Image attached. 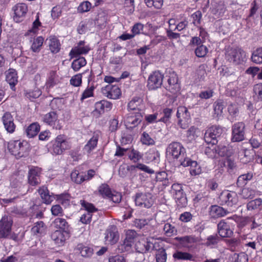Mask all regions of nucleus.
<instances>
[{
	"label": "nucleus",
	"mask_w": 262,
	"mask_h": 262,
	"mask_svg": "<svg viewBox=\"0 0 262 262\" xmlns=\"http://www.w3.org/2000/svg\"><path fill=\"white\" fill-rule=\"evenodd\" d=\"M225 58L234 64H239L246 59V53L241 48L228 47L225 49Z\"/></svg>",
	"instance_id": "obj_1"
},
{
	"label": "nucleus",
	"mask_w": 262,
	"mask_h": 262,
	"mask_svg": "<svg viewBox=\"0 0 262 262\" xmlns=\"http://www.w3.org/2000/svg\"><path fill=\"white\" fill-rule=\"evenodd\" d=\"M166 152L171 155L173 159L178 160L181 164V160H183L186 157L185 148L179 142H173L169 144L167 148Z\"/></svg>",
	"instance_id": "obj_2"
},
{
	"label": "nucleus",
	"mask_w": 262,
	"mask_h": 262,
	"mask_svg": "<svg viewBox=\"0 0 262 262\" xmlns=\"http://www.w3.org/2000/svg\"><path fill=\"white\" fill-rule=\"evenodd\" d=\"M27 144L20 141H12L9 142L8 148L9 151L17 158H20L27 154Z\"/></svg>",
	"instance_id": "obj_3"
},
{
	"label": "nucleus",
	"mask_w": 262,
	"mask_h": 262,
	"mask_svg": "<svg viewBox=\"0 0 262 262\" xmlns=\"http://www.w3.org/2000/svg\"><path fill=\"white\" fill-rule=\"evenodd\" d=\"M134 201L136 206L140 208H149L154 203L152 194L149 193H137Z\"/></svg>",
	"instance_id": "obj_4"
},
{
	"label": "nucleus",
	"mask_w": 262,
	"mask_h": 262,
	"mask_svg": "<svg viewBox=\"0 0 262 262\" xmlns=\"http://www.w3.org/2000/svg\"><path fill=\"white\" fill-rule=\"evenodd\" d=\"M219 202L222 205H227L232 207L238 202V196L234 191L225 190L220 195Z\"/></svg>",
	"instance_id": "obj_5"
},
{
	"label": "nucleus",
	"mask_w": 262,
	"mask_h": 262,
	"mask_svg": "<svg viewBox=\"0 0 262 262\" xmlns=\"http://www.w3.org/2000/svg\"><path fill=\"white\" fill-rule=\"evenodd\" d=\"M235 221L232 217H228L221 221L217 225V230L219 235L223 237H229L233 234L231 225Z\"/></svg>",
	"instance_id": "obj_6"
},
{
	"label": "nucleus",
	"mask_w": 262,
	"mask_h": 262,
	"mask_svg": "<svg viewBox=\"0 0 262 262\" xmlns=\"http://www.w3.org/2000/svg\"><path fill=\"white\" fill-rule=\"evenodd\" d=\"M222 133L223 130L221 127L213 126L206 132L204 140L207 143L216 144L217 143V138L221 137Z\"/></svg>",
	"instance_id": "obj_7"
},
{
	"label": "nucleus",
	"mask_w": 262,
	"mask_h": 262,
	"mask_svg": "<svg viewBox=\"0 0 262 262\" xmlns=\"http://www.w3.org/2000/svg\"><path fill=\"white\" fill-rule=\"evenodd\" d=\"M70 147L67 137L64 135H60L56 138L53 146V151L56 155H60Z\"/></svg>",
	"instance_id": "obj_8"
},
{
	"label": "nucleus",
	"mask_w": 262,
	"mask_h": 262,
	"mask_svg": "<svg viewBox=\"0 0 262 262\" xmlns=\"http://www.w3.org/2000/svg\"><path fill=\"white\" fill-rule=\"evenodd\" d=\"M163 74L159 71L153 72L148 79L147 86L150 90H155L161 87L163 79Z\"/></svg>",
	"instance_id": "obj_9"
},
{
	"label": "nucleus",
	"mask_w": 262,
	"mask_h": 262,
	"mask_svg": "<svg viewBox=\"0 0 262 262\" xmlns=\"http://www.w3.org/2000/svg\"><path fill=\"white\" fill-rule=\"evenodd\" d=\"M245 125L240 122L234 124L232 127V140L233 142H239L244 140Z\"/></svg>",
	"instance_id": "obj_10"
},
{
	"label": "nucleus",
	"mask_w": 262,
	"mask_h": 262,
	"mask_svg": "<svg viewBox=\"0 0 262 262\" xmlns=\"http://www.w3.org/2000/svg\"><path fill=\"white\" fill-rule=\"evenodd\" d=\"M14 11L13 19L16 23L22 21L28 12V6L24 3H18L15 5L12 9Z\"/></svg>",
	"instance_id": "obj_11"
},
{
	"label": "nucleus",
	"mask_w": 262,
	"mask_h": 262,
	"mask_svg": "<svg viewBox=\"0 0 262 262\" xmlns=\"http://www.w3.org/2000/svg\"><path fill=\"white\" fill-rule=\"evenodd\" d=\"M12 221L11 217L3 216L0 221V238H6L10 234Z\"/></svg>",
	"instance_id": "obj_12"
},
{
	"label": "nucleus",
	"mask_w": 262,
	"mask_h": 262,
	"mask_svg": "<svg viewBox=\"0 0 262 262\" xmlns=\"http://www.w3.org/2000/svg\"><path fill=\"white\" fill-rule=\"evenodd\" d=\"M101 91L105 97L112 99H118L121 94L120 89L116 85L108 84L102 88Z\"/></svg>",
	"instance_id": "obj_13"
},
{
	"label": "nucleus",
	"mask_w": 262,
	"mask_h": 262,
	"mask_svg": "<svg viewBox=\"0 0 262 262\" xmlns=\"http://www.w3.org/2000/svg\"><path fill=\"white\" fill-rule=\"evenodd\" d=\"M43 121L56 129H60L62 128L57 115L55 112H51L44 115Z\"/></svg>",
	"instance_id": "obj_14"
},
{
	"label": "nucleus",
	"mask_w": 262,
	"mask_h": 262,
	"mask_svg": "<svg viewBox=\"0 0 262 262\" xmlns=\"http://www.w3.org/2000/svg\"><path fill=\"white\" fill-rule=\"evenodd\" d=\"M41 171V169L38 167H32L29 170L28 181L30 185L36 186L40 184Z\"/></svg>",
	"instance_id": "obj_15"
},
{
	"label": "nucleus",
	"mask_w": 262,
	"mask_h": 262,
	"mask_svg": "<svg viewBox=\"0 0 262 262\" xmlns=\"http://www.w3.org/2000/svg\"><path fill=\"white\" fill-rule=\"evenodd\" d=\"M168 85L166 89L173 94L178 93L180 90V85L178 82V78L175 73L170 74L167 80Z\"/></svg>",
	"instance_id": "obj_16"
},
{
	"label": "nucleus",
	"mask_w": 262,
	"mask_h": 262,
	"mask_svg": "<svg viewBox=\"0 0 262 262\" xmlns=\"http://www.w3.org/2000/svg\"><path fill=\"white\" fill-rule=\"evenodd\" d=\"M2 119L7 132L9 133H13L15 131L16 126L14 123L13 117L11 113L9 112L5 113Z\"/></svg>",
	"instance_id": "obj_17"
},
{
	"label": "nucleus",
	"mask_w": 262,
	"mask_h": 262,
	"mask_svg": "<svg viewBox=\"0 0 262 262\" xmlns=\"http://www.w3.org/2000/svg\"><path fill=\"white\" fill-rule=\"evenodd\" d=\"M181 165L184 167L190 166V173L192 176L198 175L201 172V168L197 162L191 160L189 158L181 160Z\"/></svg>",
	"instance_id": "obj_18"
},
{
	"label": "nucleus",
	"mask_w": 262,
	"mask_h": 262,
	"mask_svg": "<svg viewBox=\"0 0 262 262\" xmlns=\"http://www.w3.org/2000/svg\"><path fill=\"white\" fill-rule=\"evenodd\" d=\"M105 234V242L107 244L113 245L118 240L119 235L117 229L114 226H112L107 229Z\"/></svg>",
	"instance_id": "obj_19"
},
{
	"label": "nucleus",
	"mask_w": 262,
	"mask_h": 262,
	"mask_svg": "<svg viewBox=\"0 0 262 262\" xmlns=\"http://www.w3.org/2000/svg\"><path fill=\"white\" fill-rule=\"evenodd\" d=\"M141 118L142 115L139 112L136 113L135 115H129L125 119V125L128 128H133L141 122Z\"/></svg>",
	"instance_id": "obj_20"
},
{
	"label": "nucleus",
	"mask_w": 262,
	"mask_h": 262,
	"mask_svg": "<svg viewBox=\"0 0 262 262\" xmlns=\"http://www.w3.org/2000/svg\"><path fill=\"white\" fill-rule=\"evenodd\" d=\"M17 78V73L15 70L9 69L6 72V80L12 90H15V85L18 82Z\"/></svg>",
	"instance_id": "obj_21"
},
{
	"label": "nucleus",
	"mask_w": 262,
	"mask_h": 262,
	"mask_svg": "<svg viewBox=\"0 0 262 262\" xmlns=\"http://www.w3.org/2000/svg\"><path fill=\"white\" fill-rule=\"evenodd\" d=\"M135 247L138 252L144 253L152 249L154 246L152 243L142 240L137 242Z\"/></svg>",
	"instance_id": "obj_22"
},
{
	"label": "nucleus",
	"mask_w": 262,
	"mask_h": 262,
	"mask_svg": "<svg viewBox=\"0 0 262 262\" xmlns=\"http://www.w3.org/2000/svg\"><path fill=\"white\" fill-rule=\"evenodd\" d=\"M94 112H97L99 114H101L105 111L110 110L112 107V103L106 100H102L95 103Z\"/></svg>",
	"instance_id": "obj_23"
},
{
	"label": "nucleus",
	"mask_w": 262,
	"mask_h": 262,
	"mask_svg": "<svg viewBox=\"0 0 262 262\" xmlns=\"http://www.w3.org/2000/svg\"><path fill=\"white\" fill-rule=\"evenodd\" d=\"M227 213V211L219 206L213 205L210 208L209 214L213 218L223 216Z\"/></svg>",
	"instance_id": "obj_24"
},
{
	"label": "nucleus",
	"mask_w": 262,
	"mask_h": 262,
	"mask_svg": "<svg viewBox=\"0 0 262 262\" xmlns=\"http://www.w3.org/2000/svg\"><path fill=\"white\" fill-rule=\"evenodd\" d=\"M38 193L42 200L46 204H50L52 201V195L50 194L49 191L46 186H43L38 190Z\"/></svg>",
	"instance_id": "obj_25"
},
{
	"label": "nucleus",
	"mask_w": 262,
	"mask_h": 262,
	"mask_svg": "<svg viewBox=\"0 0 262 262\" xmlns=\"http://www.w3.org/2000/svg\"><path fill=\"white\" fill-rule=\"evenodd\" d=\"M90 50V48L87 46L85 47H75L71 50L69 56L71 58H73L81 54H87Z\"/></svg>",
	"instance_id": "obj_26"
},
{
	"label": "nucleus",
	"mask_w": 262,
	"mask_h": 262,
	"mask_svg": "<svg viewBox=\"0 0 262 262\" xmlns=\"http://www.w3.org/2000/svg\"><path fill=\"white\" fill-rule=\"evenodd\" d=\"M176 203L179 208L185 207L187 204V200L186 194L183 191L173 194Z\"/></svg>",
	"instance_id": "obj_27"
},
{
	"label": "nucleus",
	"mask_w": 262,
	"mask_h": 262,
	"mask_svg": "<svg viewBox=\"0 0 262 262\" xmlns=\"http://www.w3.org/2000/svg\"><path fill=\"white\" fill-rule=\"evenodd\" d=\"M50 50L53 53H58L60 49V43L59 40L55 37H50L49 40Z\"/></svg>",
	"instance_id": "obj_28"
},
{
	"label": "nucleus",
	"mask_w": 262,
	"mask_h": 262,
	"mask_svg": "<svg viewBox=\"0 0 262 262\" xmlns=\"http://www.w3.org/2000/svg\"><path fill=\"white\" fill-rule=\"evenodd\" d=\"M77 249L80 252L82 257H90L93 254V249L92 248L85 246L81 244L77 245Z\"/></svg>",
	"instance_id": "obj_29"
},
{
	"label": "nucleus",
	"mask_w": 262,
	"mask_h": 262,
	"mask_svg": "<svg viewBox=\"0 0 262 262\" xmlns=\"http://www.w3.org/2000/svg\"><path fill=\"white\" fill-rule=\"evenodd\" d=\"M40 130V126L37 123H33L26 129L27 135L29 138H32L37 135Z\"/></svg>",
	"instance_id": "obj_30"
},
{
	"label": "nucleus",
	"mask_w": 262,
	"mask_h": 262,
	"mask_svg": "<svg viewBox=\"0 0 262 262\" xmlns=\"http://www.w3.org/2000/svg\"><path fill=\"white\" fill-rule=\"evenodd\" d=\"M98 140L97 136H93L84 146L83 150L87 153H90L97 146Z\"/></svg>",
	"instance_id": "obj_31"
},
{
	"label": "nucleus",
	"mask_w": 262,
	"mask_h": 262,
	"mask_svg": "<svg viewBox=\"0 0 262 262\" xmlns=\"http://www.w3.org/2000/svg\"><path fill=\"white\" fill-rule=\"evenodd\" d=\"M251 60L256 64L262 63V47L257 48L252 52Z\"/></svg>",
	"instance_id": "obj_32"
},
{
	"label": "nucleus",
	"mask_w": 262,
	"mask_h": 262,
	"mask_svg": "<svg viewBox=\"0 0 262 262\" xmlns=\"http://www.w3.org/2000/svg\"><path fill=\"white\" fill-rule=\"evenodd\" d=\"M224 108V103L221 100H217L213 104V117L219 118L222 116Z\"/></svg>",
	"instance_id": "obj_33"
},
{
	"label": "nucleus",
	"mask_w": 262,
	"mask_h": 262,
	"mask_svg": "<svg viewBox=\"0 0 262 262\" xmlns=\"http://www.w3.org/2000/svg\"><path fill=\"white\" fill-rule=\"evenodd\" d=\"M142 102V99L140 97H136L129 101L128 104V108L132 111H139L140 110V105Z\"/></svg>",
	"instance_id": "obj_34"
},
{
	"label": "nucleus",
	"mask_w": 262,
	"mask_h": 262,
	"mask_svg": "<svg viewBox=\"0 0 262 262\" xmlns=\"http://www.w3.org/2000/svg\"><path fill=\"white\" fill-rule=\"evenodd\" d=\"M72 181L77 184H81L84 181V173L79 172L78 170H73L71 173Z\"/></svg>",
	"instance_id": "obj_35"
},
{
	"label": "nucleus",
	"mask_w": 262,
	"mask_h": 262,
	"mask_svg": "<svg viewBox=\"0 0 262 262\" xmlns=\"http://www.w3.org/2000/svg\"><path fill=\"white\" fill-rule=\"evenodd\" d=\"M52 239L59 246L63 244L65 241L63 233L60 230H56L51 235Z\"/></svg>",
	"instance_id": "obj_36"
},
{
	"label": "nucleus",
	"mask_w": 262,
	"mask_h": 262,
	"mask_svg": "<svg viewBox=\"0 0 262 262\" xmlns=\"http://www.w3.org/2000/svg\"><path fill=\"white\" fill-rule=\"evenodd\" d=\"M86 64L84 57H81L74 60L72 63L71 67L75 71H78L81 67Z\"/></svg>",
	"instance_id": "obj_37"
},
{
	"label": "nucleus",
	"mask_w": 262,
	"mask_h": 262,
	"mask_svg": "<svg viewBox=\"0 0 262 262\" xmlns=\"http://www.w3.org/2000/svg\"><path fill=\"white\" fill-rule=\"evenodd\" d=\"M253 174L251 173L242 174L237 179V185L239 187H243L247 184L248 181L251 180Z\"/></svg>",
	"instance_id": "obj_38"
},
{
	"label": "nucleus",
	"mask_w": 262,
	"mask_h": 262,
	"mask_svg": "<svg viewBox=\"0 0 262 262\" xmlns=\"http://www.w3.org/2000/svg\"><path fill=\"white\" fill-rule=\"evenodd\" d=\"M56 196L58 202L61 204L63 206L66 207L70 205V196L68 193L57 194Z\"/></svg>",
	"instance_id": "obj_39"
},
{
	"label": "nucleus",
	"mask_w": 262,
	"mask_h": 262,
	"mask_svg": "<svg viewBox=\"0 0 262 262\" xmlns=\"http://www.w3.org/2000/svg\"><path fill=\"white\" fill-rule=\"evenodd\" d=\"M262 200L261 199H256L249 202L247 204V209L249 211H253L256 210L261 205Z\"/></svg>",
	"instance_id": "obj_40"
},
{
	"label": "nucleus",
	"mask_w": 262,
	"mask_h": 262,
	"mask_svg": "<svg viewBox=\"0 0 262 262\" xmlns=\"http://www.w3.org/2000/svg\"><path fill=\"white\" fill-rule=\"evenodd\" d=\"M211 145L207 146L205 148L204 152L205 154L210 158H213L216 157L217 151L216 147L215 146V144L210 143Z\"/></svg>",
	"instance_id": "obj_41"
},
{
	"label": "nucleus",
	"mask_w": 262,
	"mask_h": 262,
	"mask_svg": "<svg viewBox=\"0 0 262 262\" xmlns=\"http://www.w3.org/2000/svg\"><path fill=\"white\" fill-rule=\"evenodd\" d=\"M129 159L135 163H137L142 158L143 155L139 151L132 149L128 154Z\"/></svg>",
	"instance_id": "obj_42"
},
{
	"label": "nucleus",
	"mask_w": 262,
	"mask_h": 262,
	"mask_svg": "<svg viewBox=\"0 0 262 262\" xmlns=\"http://www.w3.org/2000/svg\"><path fill=\"white\" fill-rule=\"evenodd\" d=\"M173 257L178 260H190L192 258V255L187 252L177 251L173 253Z\"/></svg>",
	"instance_id": "obj_43"
},
{
	"label": "nucleus",
	"mask_w": 262,
	"mask_h": 262,
	"mask_svg": "<svg viewBox=\"0 0 262 262\" xmlns=\"http://www.w3.org/2000/svg\"><path fill=\"white\" fill-rule=\"evenodd\" d=\"M53 225L56 228H59L62 230H65L67 229L68 224L66 220L64 219L56 218L54 222Z\"/></svg>",
	"instance_id": "obj_44"
},
{
	"label": "nucleus",
	"mask_w": 262,
	"mask_h": 262,
	"mask_svg": "<svg viewBox=\"0 0 262 262\" xmlns=\"http://www.w3.org/2000/svg\"><path fill=\"white\" fill-rule=\"evenodd\" d=\"M45 224L42 221H39L35 223L34 226L32 228V232L35 234L42 233L45 230Z\"/></svg>",
	"instance_id": "obj_45"
},
{
	"label": "nucleus",
	"mask_w": 262,
	"mask_h": 262,
	"mask_svg": "<svg viewBox=\"0 0 262 262\" xmlns=\"http://www.w3.org/2000/svg\"><path fill=\"white\" fill-rule=\"evenodd\" d=\"M220 239L221 238L216 234L210 235L207 237L205 244L207 246L213 247L217 245Z\"/></svg>",
	"instance_id": "obj_46"
},
{
	"label": "nucleus",
	"mask_w": 262,
	"mask_h": 262,
	"mask_svg": "<svg viewBox=\"0 0 262 262\" xmlns=\"http://www.w3.org/2000/svg\"><path fill=\"white\" fill-rule=\"evenodd\" d=\"M132 246V243L125 239L122 244H120L118 246L117 252L118 253H122L128 251L130 250Z\"/></svg>",
	"instance_id": "obj_47"
},
{
	"label": "nucleus",
	"mask_w": 262,
	"mask_h": 262,
	"mask_svg": "<svg viewBox=\"0 0 262 262\" xmlns=\"http://www.w3.org/2000/svg\"><path fill=\"white\" fill-rule=\"evenodd\" d=\"M156 258L157 262H166L167 254L165 249H159L156 252Z\"/></svg>",
	"instance_id": "obj_48"
},
{
	"label": "nucleus",
	"mask_w": 262,
	"mask_h": 262,
	"mask_svg": "<svg viewBox=\"0 0 262 262\" xmlns=\"http://www.w3.org/2000/svg\"><path fill=\"white\" fill-rule=\"evenodd\" d=\"M43 42V38L41 36H39L35 39L31 46V49L34 52H38L40 50V47Z\"/></svg>",
	"instance_id": "obj_49"
},
{
	"label": "nucleus",
	"mask_w": 262,
	"mask_h": 262,
	"mask_svg": "<svg viewBox=\"0 0 262 262\" xmlns=\"http://www.w3.org/2000/svg\"><path fill=\"white\" fill-rule=\"evenodd\" d=\"M56 78L57 76L56 73L54 71L51 72L48 79L46 82L47 86L51 88L56 84L58 83V80Z\"/></svg>",
	"instance_id": "obj_50"
},
{
	"label": "nucleus",
	"mask_w": 262,
	"mask_h": 262,
	"mask_svg": "<svg viewBox=\"0 0 262 262\" xmlns=\"http://www.w3.org/2000/svg\"><path fill=\"white\" fill-rule=\"evenodd\" d=\"M217 154L221 157L229 156L231 154L229 147L225 145L217 146Z\"/></svg>",
	"instance_id": "obj_51"
},
{
	"label": "nucleus",
	"mask_w": 262,
	"mask_h": 262,
	"mask_svg": "<svg viewBox=\"0 0 262 262\" xmlns=\"http://www.w3.org/2000/svg\"><path fill=\"white\" fill-rule=\"evenodd\" d=\"M99 192L104 197H109L111 194V189L106 184H102L99 186Z\"/></svg>",
	"instance_id": "obj_52"
},
{
	"label": "nucleus",
	"mask_w": 262,
	"mask_h": 262,
	"mask_svg": "<svg viewBox=\"0 0 262 262\" xmlns=\"http://www.w3.org/2000/svg\"><path fill=\"white\" fill-rule=\"evenodd\" d=\"M163 230L165 234L168 236H171L173 235H174L177 232L176 228L169 223H166L165 224Z\"/></svg>",
	"instance_id": "obj_53"
},
{
	"label": "nucleus",
	"mask_w": 262,
	"mask_h": 262,
	"mask_svg": "<svg viewBox=\"0 0 262 262\" xmlns=\"http://www.w3.org/2000/svg\"><path fill=\"white\" fill-rule=\"evenodd\" d=\"M208 52L207 47L203 45L199 46L195 50V53L199 57H204Z\"/></svg>",
	"instance_id": "obj_54"
},
{
	"label": "nucleus",
	"mask_w": 262,
	"mask_h": 262,
	"mask_svg": "<svg viewBox=\"0 0 262 262\" xmlns=\"http://www.w3.org/2000/svg\"><path fill=\"white\" fill-rule=\"evenodd\" d=\"M148 7H154L156 9H160L163 4V0H144Z\"/></svg>",
	"instance_id": "obj_55"
},
{
	"label": "nucleus",
	"mask_w": 262,
	"mask_h": 262,
	"mask_svg": "<svg viewBox=\"0 0 262 262\" xmlns=\"http://www.w3.org/2000/svg\"><path fill=\"white\" fill-rule=\"evenodd\" d=\"M172 112V110L171 108H166L164 109L163 111L164 116L159 120V121L163 122L165 123H168L171 118Z\"/></svg>",
	"instance_id": "obj_56"
},
{
	"label": "nucleus",
	"mask_w": 262,
	"mask_h": 262,
	"mask_svg": "<svg viewBox=\"0 0 262 262\" xmlns=\"http://www.w3.org/2000/svg\"><path fill=\"white\" fill-rule=\"evenodd\" d=\"M227 243L232 250H235L241 244V240L238 238H232L227 240Z\"/></svg>",
	"instance_id": "obj_57"
},
{
	"label": "nucleus",
	"mask_w": 262,
	"mask_h": 262,
	"mask_svg": "<svg viewBox=\"0 0 262 262\" xmlns=\"http://www.w3.org/2000/svg\"><path fill=\"white\" fill-rule=\"evenodd\" d=\"M141 141L143 144L147 145H154L155 144V141L154 139L151 138L148 134L146 132H144L142 134L141 138Z\"/></svg>",
	"instance_id": "obj_58"
},
{
	"label": "nucleus",
	"mask_w": 262,
	"mask_h": 262,
	"mask_svg": "<svg viewBox=\"0 0 262 262\" xmlns=\"http://www.w3.org/2000/svg\"><path fill=\"white\" fill-rule=\"evenodd\" d=\"M242 154L244 156L243 158H241V160L244 163H248L253 159V152L251 150L244 149Z\"/></svg>",
	"instance_id": "obj_59"
},
{
	"label": "nucleus",
	"mask_w": 262,
	"mask_h": 262,
	"mask_svg": "<svg viewBox=\"0 0 262 262\" xmlns=\"http://www.w3.org/2000/svg\"><path fill=\"white\" fill-rule=\"evenodd\" d=\"M80 204L86 211V213H90V214H92V212L96 211V209L92 204L86 202L84 200H81Z\"/></svg>",
	"instance_id": "obj_60"
},
{
	"label": "nucleus",
	"mask_w": 262,
	"mask_h": 262,
	"mask_svg": "<svg viewBox=\"0 0 262 262\" xmlns=\"http://www.w3.org/2000/svg\"><path fill=\"white\" fill-rule=\"evenodd\" d=\"M235 262H248V255L244 252L238 254L234 253L233 255Z\"/></svg>",
	"instance_id": "obj_61"
},
{
	"label": "nucleus",
	"mask_w": 262,
	"mask_h": 262,
	"mask_svg": "<svg viewBox=\"0 0 262 262\" xmlns=\"http://www.w3.org/2000/svg\"><path fill=\"white\" fill-rule=\"evenodd\" d=\"M94 90V87L93 86L86 89L81 95V100L83 101L85 99L93 96Z\"/></svg>",
	"instance_id": "obj_62"
},
{
	"label": "nucleus",
	"mask_w": 262,
	"mask_h": 262,
	"mask_svg": "<svg viewBox=\"0 0 262 262\" xmlns=\"http://www.w3.org/2000/svg\"><path fill=\"white\" fill-rule=\"evenodd\" d=\"M91 7V4L90 2L88 1L84 2L78 6V11L81 13L87 12L90 10Z\"/></svg>",
	"instance_id": "obj_63"
},
{
	"label": "nucleus",
	"mask_w": 262,
	"mask_h": 262,
	"mask_svg": "<svg viewBox=\"0 0 262 262\" xmlns=\"http://www.w3.org/2000/svg\"><path fill=\"white\" fill-rule=\"evenodd\" d=\"M253 91L256 95L257 96L258 99L262 101V83H259L254 85Z\"/></svg>",
	"instance_id": "obj_64"
}]
</instances>
